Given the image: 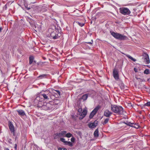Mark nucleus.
Listing matches in <instances>:
<instances>
[{
  "instance_id": "2eb2a0df",
  "label": "nucleus",
  "mask_w": 150,
  "mask_h": 150,
  "mask_svg": "<svg viewBox=\"0 0 150 150\" xmlns=\"http://www.w3.org/2000/svg\"><path fill=\"white\" fill-rule=\"evenodd\" d=\"M18 114L21 116H23L25 115V113L24 110H17Z\"/></svg>"
},
{
  "instance_id": "c9c22d12",
  "label": "nucleus",
  "mask_w": 150,
  "mask_h": 150,
  "mask_svg": "<svg viewBox=\"0 0 150 150\" xmlns=\"http://www.w3.org/2000/svg\"><path fill=\"white\" fill-rule=\"evenodd\" d=\"M82 111V109L81 108H79L78 110V112L80 113Z\"/></svg>"
},
{
  "instance_id": "a19ab883",
  "label": "nucleus",
  "mask_w": 150,
  "mask_h": 150,
  "mask_svg": "<svg viewBox=\"0 0 150 150\" xmlns=\"http://www.w3.org/2000/svg\"><path fill=\"white\" fill-rule=\"evenodd\" d=\"M15 148L16 149V147H17V145L16 144H15Z\"/></svg>"
},
{
  "instance_id": "423d86ee",
  "label": "nucleus",
  "mask_w": 150,
  "mask_h": 150,
  "mask_svg": "<svg viewBox=\"0 0 150 150\" xmlns=\"http://www.w3.org/2000/svg\"><path fill=\"white\" fill-rule=\"evenodd\" d=\"M52 105L49 103H45L42 106V108L43 110H47L51 109L52 108Z\"/></svg>"
},
{
  "instance_id": "6e6552de",
  "label": "nucleus",
  "mask_w": 150,
  "mask_h": 150,
  "mask_svg": "<svg viewBox=\"0 0 150 150\" xmlns=\"http://www.w3.org/2000/svg\"><path fill=\"white\" fill-rule=\"evenodd\" d=\"M99 108L98 107H96L91 112L89 115V118H92L98 110Z\"/></svg>"
},
{
  "instance_id": "7c9ffc66",
  "label": "nucleus",
  "mask_w": 150,
  "mask_h": 150,
  "mask_svg": "<svg viewBox=\"0 0 150 150\" xmlns=\"http://www.w3.org/2000/svg\"><path fill=\"white\" fill-rule=\"evenodd\" d=\"M77 23L81 27H82L84 25V23H82L79 22H77Z\"/></svg>"
},
{
  "instance_id": "a878e982",
  "label": "nucleus",
  "mask_w": 150,
  "mask_h": 150,
  "mask_svg": "<svg viewBox=\"0 0 150 150\" xmlns=\"http://www.w3.org/2000/svg\"><path fill=\"white\" fill-rule=\"evenodd\" d=\"M109 120V119L108 118H107L105 120L104 122L102 123L103 124V125H105V124H106L108 122Z\"/></svg>"
},
{
  "instance_id": "39448f33",
  "label": "nucleus",
  "mask_w": 150,
  "mask_h": 150,
  "mask_svg": "<svg viewBox=\"0 0 150 150\" xmlns=\"http://www.w3.org/2000/svg\"><path fill=\"white\" fill-rule=\"evenodd\" d=\"M66 133L67 132L65 131H62L59 132L57 133L54 134V139H57L60 137H64Z\"/></svg>"
},
{
  "instance_id": "4be33fe9",
  "label": "nucleus",
  "mask_w": 150,
  "mask_h": 150,
  "mask_svg": "<svg viewBox=\"0 0 150 150\" xmlns=\"http://www.w3.org/2000/svg\"><path fill=\"white\" fill-rule=\"evenodd\" d=\"M139 125L137 123H133L132 127L135 128H138L139 127Z\"/></svg>"
},
{
  "instance_id": "f704fd0d",
  "label": "nucleus",
  "mask_w": 150,
  "mask_h": 150,
  "mask_svg": "<svg viewBox=\"0 0 150 150\" xmlns=\"http://www.w3.org/2000/svg\"><path fill=\"white\" fill-rule=\"evenodd\" d=\"M72 137L71 139V140L72 142H74L75 139L74 137H73V136Z\"/></svg>"
},
{
  "instance_id": "1a4fd4ad",
  "label": "nucleus",
  "mask_w": 150,
  "mask_h": 150,
  "mask_svg": "<svg viewBox=\"0 0 150 150\" xmlns=\"http://www.w3.org/2000/svg\"><path fill=\"white\" fill-rule=\"evenodd\" d=\"M143 59L144 60V61L146 62V64H149V56L147 54L144 53L143 55Z\"/></svg>"
},
{
  "instance_id": "5701e85b",
  "label": "nucleus",
  "mask_w": 150,
  "mask_h": 150,
  "mask_svg": "<svg viewBox=\"0 0 150 150\" xmlns=\"http://www.w3.org/2000/svg\"><path fill=\"white\" fill-rule=\"evenodd\" d=\"M94 136L95 137H98V131L96 129L94 132Z\"/></svg>"
},
{
  "instance_id": "37998d69",
  "label": "nucleus",
  "mask_w": 150,
  "mask_h": 150,
  "mask_svg": "<svg viewBox=\"0 0 150 150\" xmlns=\"http://www.w3.org/2000/svg\"><path fill=\"white\" fill-rule=\"evenodd\" d=\"M2 28H0V32H1V30H2Z\"/></svg>"
},
{
  "instance_id": "79ce46f5",
  "label": "nucleus",
  "mask_w": 150,
  "mask_h": 150,
  "mask_svg": "<svg viewBox=\"0 0 150 150\" xmlns=\"http://www.w3.org/2000/svg\"><path fill=\"white\" fill-rule=\"evenodd\" d=\"M3 59H4V60H6V58H5L4 56L3 57Z\"/></svg>"
},
{
  "instance_id": "2f4dec72",
  "label": "nucleus",
  "mask_w": 150,
  "mask_h": 150,
  "mask_svg": "<svg viewBox=\"0 0 150 150\" xmlns=\"http://www.w3.org/2000/svg\"><path fill=\"white\" fill-rule=\"evenodd\" d=\"M60 140L61 142H63L64 144L65 143V142L66 141L65 140V139L63 138H60Z\"/></svg>"
},
{
  "instance_id": "7ed1b4c3",
  "label": "nucleus",
  "mask_w": 150,
  "mask_h": 150,
  "mask_svg": "<svg viewBox=\"0 0 150 150\" xmlns=\"http://www.w3.org/2000/svg\"><path fill=\"white\" fill-rule=\"evenodd\" d=\"M111 35L115 38L120 40H126L127 37L120 33L113 32H110Z\"/></svg>"
},
{
  "instance_id": "f3484780",
  "label": "nucleus",
  "mask_w": 150,
  "mask_h": 150,
  "mask_svg": "<svg viewBox=\"0 0 150 150\" xmlns=\"http://www.w3.org/2000/svg\"><path fill=\"white\" fill-rule=\"evenodd\" d=\"M52 92L54 94H56L57 95L58 97L60 96V92L59 91L53 89L52 90Z\"/></svg>"
},
{
  "instance_id": "aec40b11",
  "label": "nucleus",
  "mask_w": 150,
  "mask_h": 150,
  "mask_svg": "<svg viewBox=\"0 0 150 150\" xmlns=\"http://www.w3.org/2000/svg\"><path fill=\"white\" fill-rule=\"evenodd\" d=\"M65 145H68L69 146H73V144L70 142L66 141L64 144Z\"/></svg>"
},
{
  "instance_id": "20e7f679",
  "label": "nucleus",
  "mask_w": 150,
  "mask_h": 150,
  "mask_svg": "<svg viewBox=\"0 0 150 150\" xmlns=\"http://www.w3.org/2000/svg\"><path fill=\"white\" fill-rule=\"evenodd\" d=\"M120 12L124 15H129L131 13L130 10L126 7H122L119 8Z\"/></svg>"
},
{
  "instance_id": "b1692460",
  "label": "nucleus",
  "mask_w": 150,
  "mask_h": 150,
  "mask_svg": "<svg viewBox=\"0 0 150 150\" xmlns=\"http://www.w3.org/2000/svg\"><path fill=\"white\" fill-rule=\"evenodd\" d=\"M54 103L55 104L57 105L59 104L60 103V102L59 100L56 99L54 100Z\"/></svg>"
},
{
  "instance_id": "0eeeda50",
  "label": "nucleus",
  "mask_w": 150,
  "mask_h": 150,
  "mask_svg": "<svg viewBox=\"0 0 150 150\" xmlns=\"http://www.w3.org/2000/svg\"><path fill=\"white\" fill-rule=\"evenodd\" d=\"M8 127L11 133L13 134V135H14L15 130L14 127L12 122L10 121L8 122Z\"/></svg>"
},
{
  "instance_id": "58836bf2",
  "label": "nucleus",
  "mask_w": 150,
  "mask_h": 150,
  "mask_svg": "<svg viewBox=\"0 0 150 150\" xmlns=\"http://www.w3.org/2000/svg\"><path fill=\"white\" fill-rule=\"evenodd\" d=\"M134 70L135 72H137L138 71V69L136 68H134Z\"/></svg>"
},
{
  "instance_id": "ddd939ff",
  "label": "nucleus",
  "mask_w": 150,
  "mask_h": 150,
  "mask_svg": "<svg viewBox=\"0 0 150 150\" xmlns=\"http://www.w3.org/2000/svg\"><path fill=\"white\" fill-rule=\"evenodd\" d=\"M112 114V113L108 110H105L104 113V115L107 117H110Z\"/></svg>"
},
{
  "instance_id": "c03bdc74",
  "label": "nucleus",
  "mask_w": 150,
  "mask_h": 150,
  "mask_svg": "<svg viewBox=\"0 0 150 150\" xmlns=\"http://www.w3.org/2000/svg\"><path fill=\"white\" fill-rule=\"evenodd\" d=\"M5 150H9L8 148H6L5 149Z\"/></svg>"
},
{
  "instance_id": "a211bd4d",
  "label": "nucleus",
  "mask_w": 150,
  "mask_h": 150,
  "mask_svg": "<svg viewBox=\"0 0 150 150\" xmlns=\"http://www.w3.org/2000/svg\"><path fill=\"white\" fill-rule=\"evenodd\" d=\"M48 75L47 74H42L41 75L38 76V78L40 79H42L43 78H47V76Z\"/></svg>"
},
{
  "instance_id": "f03ea898",
  "label": "nucleus",
  "mask_w": 150,
  "mask_h": 150,
  "mask_svg": "<svg viewBox=\"0 0 150 150\" xmlns=\"http://www.w3.org/2000/svg\"><path fill=\"white\" fill-rule=\"evenodd\" d=\"M111 110L114 112L120 115L124 114L125 113V111L121 106L116 105H111Z\"/></svg>"
},
{
  "instance_id": "dca6fc26",
  "label": "nucleus",
  "mask_w": 150,
  "mask_h": 150,
  "mask_svg": "<svg viewBox=\"0 0 150 150\" xmlns=\"http://www.w3.org/2000/svg\"><path fill=\"white\" fill-rule=\"evenodd\" d=\"M36 61H34V57L33 56H30L29 57V64H31L33 63H35Z\"/></svg>"
},
{
  "instance_id": "72a5a7b5",
  "label": "nucleus",
  "mask_w": 150,
  "mask_h": 150,
  "mask_svg": "<svg viewBox=\"0 0 150 150\" xmlns=\"http://www.w3.org/2000/svg\"><path fill=\"white\" fill-rule=\"evenodd\" d=\"M58 150H67V149L66 148H61L60 147H59L58 148Z\"/></svg>"
},
{
  "instance_id": "c85d7f7f",
  "label": "nucleus",
  "mask_w": 150,
  "mask_h": 150,
  "mask_svg": "<svg viewBox=\"0 0 150 150\" xmlns=\"http://www.w3.org/2000/svg\"><path fill=\"white\" fill-rule=\"evenodd\" d=\"M133 123L130 122H127L126 123H125V124L129 126L132 127V125Z\"/></svg>"
},
{
  "instance_id": "4c0bfd02",
  "label": "nucleus",
  "mask_w": 150,
  "mask_h": 150,
  "mask_svg": "<svg viewBox=\"0 0 150 150\" xmlns=\"http://www.w3.org/2000/svg\"><path fill=\"white\" fill-rule=\"evenodd\" d=\"M25 7L26 8L27 10H29L30 9V7H28V6L27 5H25Z\"/></svg>"
},
{
  "instance_id": "bb28decb",
  "label": "nucleus",
  "mask_w": 150,
  "mask_h": 150,
  "mask_svg": "<svg viewBox=\"0 0 150 150\" xmlns=\"http://www.w3.org/2000/svg\"><path fill=\"white\" fill-rule=\"evenodd\" d=\"M127 57L134 62H135L136 61V60L135 59L133 58L132 57L129 55H127Z\"/></svg>"
},
{
  "instance_id": "9b49d317",
  "label": "nucleus",
  "mask_w": 150,
  "mask_h": 150,
  "mask_svg": "<svg viewBox=\"0 0 150 150\" xmlns=\"http://www.w3.org/2000/svg\"><path fill=\"white\" fill-rule=\"evenodd\" d=\"M87 112V110L86 109H84L83 111L81 113L79 119L80 120L83 119L86 115Z\"/></svg>"
},
{
  "instance_id": "393cba45",
  "label": "nucleus",
  "mask_w": 150,
  "mask_h": 150,
  "mask_svg": "<svg viewBox=\"0 0 150 150\" xmlns=\"http://www.w3.org/2000/svg\"><path fill=\"white\" fill-rule=\"evenodd\" d=\"M72 134L70 133H68L66 134L65 136L69 138L71 137H72Z\"/></svg>"
},
{
  "instance_id": "9d476101",
  "label": "nucleus",
  "mask_w": 150,
  "mask_h": 150,
  "mask_svg": "<svg viewBox=\"0 0 150 150\" xmlns=\"http://www.w3.org/2000/svg\"><path fill=\"white\" fill-rule=\"evenodd\" d=\"M113 74L114 78L116 80H118L119 79V75L118 71L114 69L113 71Z\"/></svg>"
},
{
  "instance_id": "4468645a",
  "label": "nucleus",
  "mask_w": 150,
  "mask_h": 150,
  "mask_svg": "<svg viewBox=\"0 0 150 150\" xmlns=\"http://www.w3.org/2000/svg\"><path fill=\"white\" fill-rule=\"evenodd\" d=\"M56 30H54L50 34V37L51 38L55 40L57 39L55 37V33H56Z\"/></svg>"
},
{
  "instance_id": "e433bc0d",
  "label": "nucleus",
  "mask_w": 150,
  "mask_h": 150,
  "mask_svg": "<svg viewBox=\"0 0 150 150\" xmlns=\"http://www.w3.org/2000/svg\"><path fill=\"white\" fill-rule=\"evenodd\" d=\"M93 40H91V42H86V43H87L88 44H92L93 43Z\"/></svg>"
},
{
  "instance_id": "a18cd8bd",
  "label": "nucleus",
  "mask_w": 150,
  "mask_h": 150,
  "mask_svg": "<svg viewBox=\"0 0 150 150\" xmlns=\"http://www.w3.org/2000/svg\"><path fill=\"white\" fill-rule=\"evenodd\" d=\"M146 66L150 68V65H147Z\"/></svg>"
},
{
  "instance_id": "6ab92c4d",
  "label": "nucleus",
  "mask_w": 150,
  "mask_h": 150,
  "mask_svg": "<svg viewBox=\"0 0 150 150\" xmlns=\"http://www.w3.org/2000/svg\"><path fill=\"white\" fill-rule=\"evenodd\" d=\"M88 96V94H84L82 96L81 99H83V100H85L87 99Z\"/></svg>"
},
{
  "instance_id": "473e14b6",
  "label": "nucleus",
  "mask_w": 150,
  "mask_h": 150,
  "mask_svg": "<svg viewBox=\"0 0 150 150\" xmlns=\"http://www.w3.org/2000/svg\"><path fill=\"white\" fill-rule=\"evenodd\" d=\"M137 79L138 80V81H140V82L144 81L145 80L144 79H141V78H137Z\"/></svg>"
},
{
  "instance_id": "f8f14e48",
  "label": "nucleus",
  "mask_w": 150,
  "mask_h": 150,
  "mask_svg": "<svg viewBox=\"0 0 150 150\" xmlns=\"http://www.w3.org/2000/svg\"><path fill=\"white\" fill-rule=\"evenodd\" d=\"M98 124V121L95 120L94 122L90 123L89 124V127L92 128L96 127Z\"/></svg>"
},
{
  "instance_id": "ea45409f",
  "label": "nucleus",
  "mask_w": 150,
  "mask_h": 150,
  "mask_svg": "<svg viewBox=\"0 0 150 150\" xmlns=\"http://www.w3.org/2000/svg\"><path fill=\"white\" fill-rule=\"evenodd\" d=\"M5 9H6L7 8V5L6 4L5 6Z\"/></svg>"
},
{
  "instance_id": "f257e3e1",
  "label": "nucleus",
  "mask_w": 150,
  "mask_h": 150,
  "mask_svg": "<svg viewBox=\"0 0 150 150\" xmlns=\"http://www.w3.org/2000/svg\"><path fill=\"white\" fill-rule=\"evenodd\" d=\"M51 94V93L49 91H43L40 93L39 96L37 97L36 99L38 100L40 97L42 96L44 100H48L50 98L53 99V96H52Z\"/></svg>"
},
{
  "instance_id": "c756f323",
  "label": "nucleus",
  "mask_w": 150,
  "mask_h": 150,
  "mask_svg": "<svg viewBox=\"0 0 150 150\" xmlns=\"http://www.w3.org/2000/svg\"><path fill=\"white\" fill-rule=\"evenodd\" d=\"M145 106L150 107V101L148 102L144 105Z\"/></svg>"
},
{
  "instance_id": "cd10ccee",
  "label": "nucleus",
  "mask_w": 150,
  "mask_h": 150,
  "mask_svg": "<svg viewBox=\"0 0 150 150\" xmlns=\"http://www.w3.org/2000/svg\"><path fill=\"white\" fill-rule=\"evenodd\" d=\"M149 70L148 69H145L144 71V73L146 74H148L149 73Z\"/></svg>"
},
{
  "instance_id": "412c9836",
  "label": "nucleus",
  "mask_w": 150,
  "mask_h": 150,
  "mask_svg": "<svg viewBox=\"0 0 150 150\" xmlns=\"http://www.w3.org/2000/svg\"><path fill=\"white\" fill-rule=\"evenodd\" d=\"M61 36V33H59V31L57 30L56 33H55V37L57 39L58 38Z\"/></svg>"
}]
</instances>
